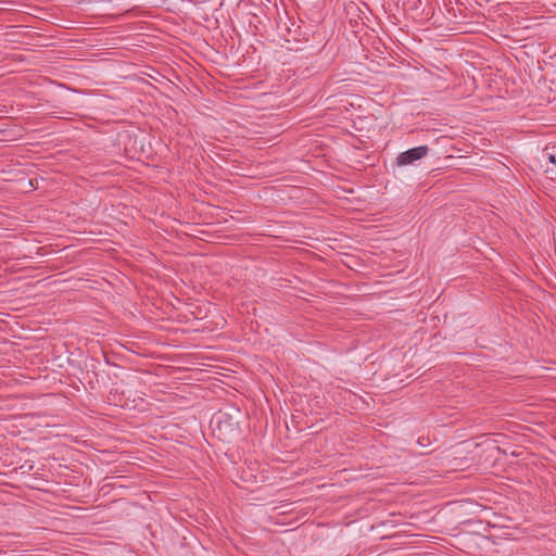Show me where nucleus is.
Returning a JSON list of instances; mask_svg holds the SVG:
<instances>
[{"label":"nucleus","mask_w":556,"mask_h":556,"mask_svg":"<svg viewBox=\"0 0 556 556\" xmlns=\"http://www.w3.org/2000/svg\"><path fill=\"white\" fill-rule=\"evenodd\" d=\"M428 151L429 149L427 146L412 148L407 151L400 153L396 157L395 163L397 166L412 165L416 161L424 159L428 154Z\"/></svg>","instance_id":"1"},{"label":"nucleus","mask_w":556,"mask_h":556,"mask_svg":"<svg viewBox=\"0 0 556 556\" xmlns=\"http://www.w3.org/2000/svg\"><path fill=\"white\" fill-rule=\"evenodd\" d=\"M541 162H545V173L551 178H556V153L545 149L541 156Z\"/></svg>","instance_id":"2"}]
</instances>
